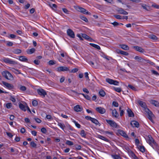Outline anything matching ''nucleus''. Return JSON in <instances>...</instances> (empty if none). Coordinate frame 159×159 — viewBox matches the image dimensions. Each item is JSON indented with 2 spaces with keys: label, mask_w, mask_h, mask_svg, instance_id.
Returning <instances> with one entry per match:
<instances>
[{
  "label": "nucleus",
  "mask_w": 159,
  "mask_h": 159,
  "mask_svg": "<svg viewBox=\"0 0 159 159\" xmlns=\"http://www.w3.org/2000/svg\"><path fill=\"white\" fill-rule=\"evenodd\" d=\"M128 88H129L132 89L133 90H134V91L136 90V89L133 86L129 84L128 85Z\"/></svg>",
  "instance_id": "obj_47"
},
{
  "label": "nucleus",
  "mask_w": 159,
  "mask_h": 159,
  "mask_svg": "<svg viewBox=\"0 0 159 159\" xmlns=\"http://www.w3.org/2000/svg\"><path fill=\"white\" fill-rule=\"evenodd\" d=\"M66 144L70 146H71L74 144L70 140H67L66 142Z\"/></svg>",
  "instance_id": "obj_48"
},
{
  "label": "nucleus",
  "mask_w": 159,
  "mask_h": 159,
  "mask_svg": "<svg viewBox=\"0 0 159 159\" xmlns=\"http://www.w3.org/2000/svg\"><path fill=\"white\" fill-rule=\"evenodd\" d=\"M112 105L115 107H117L118 106L119 104L118 103L115 101H113L112 102Z\"/></svg>",
  "instance_id": "obj_53"
},
{
  "label": "nucleus",
  "mask_w": 159,
  "mask_h": 159,
  "mask_svg": "<svg viewBox=\"0 0 159 159\" xmlns=\"http://www.w3.org/2000/svg\"><path fill=\"white\" fill-rule=\"evenodd\" d=\"M74 122L75 123L76 126L78 127V128H80V125L79 124H78L77 122L75 121V120L74 121Z\"/></svg>",
  "instance_id": "obj_60"
},
{
  "label": "nucleus",
  "mask_w": 159,
  "mask_h": 159,
  "mask_svg": "<svg viewBox=\"0 0 159 159\" xmlns=\"http://www.w3.org/2000/svg\"><path fill=\"white\" fill-rule=\"evenodd\" d=\"M118 11L119 13L123 15H126L128 14V13L127 11H125L123 9L121 8H119Z\"/></svg>",
  "instance_id": "obj_17"
},
{
  "label": "nucleus",
  "mask_w": 159,
  "mask_h": 159,
  "mask_svg": "<svg viewBox=\"0 0 159 159\" xmlns=\"http://www.w3.org/2000/svg\"><path fill=\"white\" fill-rule=\"evenodd\" d=\"M138 147L140 151L143 152L145 151V148L144 146L139 145Z\"/></svg>",
  "instance_id": "obj_31"
},
{
  "label": "nucleus",
  "mask_w": 159,
  "mask_h": 159,
  "mask_svg": "<svg viewBox=\"0 0 159 159\" xmlns=\"http://www.w3.org/2000/svg\"><path fill=\"white\" fill-rule=\"evenodd\" d=\"M7 80H13V77L11 74L8 71L7 75V76L6 78Z\"/></svg>",
  "instance_id": "obj_22"
},
{
  "label": "nucleus",
  "mask_w": 159,
  "mask_h": 159,
  "mask_svg": "<svg viewBox=\"0 0 159 159\" xmlns=\"http://www.w3.org/2000/svg\"><path fill=\"white\" fill-rule=\"evenodd\" d=\"M99 93L100 96L103 97H104L106 94L105 91L103 90H100L99 92Z\"/></svg>",
  "instance_id": "obj_33"
},
{
  "label": "nucleus",
  "mask_w": 159,
  "mask_h": 159,
  "mask_svg": "<svg viewBox=\"0 0 159 159\" xmlns=\"http://www.w3.org/2000/svg\"><path fill=\"white\" fill-rule=\"evenodd\" d=\"M82 95H83V96L86 99H87L88 100H90L91 98H90V97L89 96V95H88L87 94L85 95L83 93H82Z\"/></svg>",
  "instance_id": "obj_45"
},
{
  "label": "nucleus",
  "mask_w": 159,
  "mask_h": 159,
  "mask_svg": "<svg viewBox=\"0 0 159 159\" xmlns=\"http://www.w3.org/2000/svg\"><path fill=\"white\" fill-rule=\"evenodd\" d=\"M89 44L93 47L95 48H96V49L99 50L100 49V46L97 45L95 44L94 43H90Z\"/></svg>",
  "instance_id": "obj_30"
},
{
  "label": "nucleus",
  "mask_w": 159,
  "mask_h": 159,
  "mask_svg": "<svg viewBox=\"0 0 159 159\" xmlns=\"http://www.w3.org/2000/svg\"><path fill=\"white\" fill-rule=\"evenodd\" d=\"M133 48L135 49L137 51L141 52L143 53L144 51V50L143 48L139 46H134Z\"/></svg>",
  "instance_id": "obj_19"
},
{
  "label": "nucleus",
  "mask_w": 159,
  "mask_h": 159,
  "mask_svg": "<svg viewBox=\"0 0 159 159\" xmlns=\"http://www.w3.org/2000/svg\"><path fill=\"white\" fill-rule=\"evenodd\" d=\"M130 125L133 127L139 128V122L135 120L132 121L130 123Z\"/></svg>",
  "instance_id": "obj_12"
},
{
  "label": "nucleus",
  "mask_w": 159,
  "mask_h": 159,
  "mask_svg": "<svg viewBox=\"0 0 159 159\" xmlns=\"http://www.w3.org/2000/svg\"><path fill=\"white\" fill-rule=\"evenodd\" d=\"M137 102L140 106L144 108L145 111L148 115V118L153 122V121L152 117L154 116V115L152 113L147 107L146 103L140 100H138Z\"/></svg>",
  "instance_id": "obj_1"
},
{
  "label": "nucleus",
  "mask_w": 159,
  "mask_h": 159,
  "mask_svg": "<svg viewBox=\"0 0 159 159\" xmlns=\"http://www.w3.org/2000/svg\"><path fill=\"white\" fill-rule=\"evenodd\" d=\"M19 60L22 61L27 62V58L25 56H20L19 57Z\"/></svg>",
  "instance_id": "obj_25"
},
{
  "label": "nucleus",
  "mask_w": 159,
  "mask_h": 159,
  "mask_svg": "<svg viewBox=\"0 0 159 159\" xmlns=\"http://www.w3.org/2000/svg\"><path fill=\"white\" fill-rule=\"evenodd\" d=\"M32 103L33 106H36L38 105V102L36 100H34L32 101Z\"/></svg>",
  "instance_id": "obj_49"
},
{
  "label": "nucleus",
  "mask_w": 159,
  "mask_h": 159,
  "mask_svg": "<svg viewBox=\"0 0 159 159\" xmlns=\"http://www.w3.org/2000/svg\"><path fill=\"white\" fill-rule=\"evenodd\" d=\"M134 58L135 60L138 62L145 63V60L140 57L136 56L134 57Z\"/></svg>",
  "instance_id": "obj_14"
},
{
  "label": "nucleus",
  "mask_w": 159,
  "mask_h": 159,
  "mask_svg": "<svg viewBox=\"0 0 159 159\" xmlns=\"http://www.w3.org/2000/svg\"><path fill=\"white\" fill-rule=\"evenodd\" d=\"M13 45V43L11 42L8 41L7 43V45L8 46H11Z\"/></svg>",
  "instance_id": "obj_59"
},
{
  "label": "nucleus",
  "mask_w": 159,
  "mask_h": 159,
  "mask_svg": "<svg viewBox=\"0 0 159 159\" xmlns=\"http://www.w3.org/2000/svg\"><path fill=\"white\" fill-rule=\"evenodd\" d=\"M8 71H3L2 73V75L5 77L6 78L7 76V75Z\"/></svg>",
  "instance_id": "obj_50"
},
{
  "label": "nucleus",
  "mask_w": 159,
  "mask_h": 159,
  "mask_svg": "<svg viewBox=\"0 0 159 159\" xmlns=\"http://www.w3.org/2000/svg\"><path fill=\"white\" fill-rule=\"evenodd\" d=\"M12 106V104L11 103H8L6 104V107L8 109L10 108Z\"/></svg>",
  "instance_id": "obj_44"
},
{
  "label": "nucleus",
  "mask_w": 159,
  "mask_h": 159,
  "mask_svg": "<svg viewBox=\"0 0 159 159\" xmlns=\"http://www.w3.org/2000/svg\"><path fill=\"white\" fill-rule=\"evenodd\" d=\"M6 133L7 135L10 138H11L12 137L13 135L11 133L7 132Z\"/></svg>",
  "instance_id": "obj_61"
},
{
  "label": "nucleus",
  "mask_w": 159,
  "mask_h": 159,
  "mask_svg": "<svg viewBox=\"0 0 159 159\" xmlns=\"http://www.w3.org/2000/svg\"><path fill=\"white\" fill-rule=\"evenodd\" d=\"M56 62L54 60H50L48 62V64L50 66H51L56 64Z\"/></svg>",
  "instance_id": "obj_40"
},
{
  "label": "nucleus",
  "mask_w": 159,
  "mask_h": 159,
  "mask_svg": "<svg viewBox=\"0 0 159 159\" xmlns=\"http://www.w3.org/2000/svg\"><path fill=\"white\" fill-rule=\"evenodd\" d=\"M13 52L16 54H19L21 53V50L20 49H15L13 51Z\"/></svg>",
  "instance_id": "obj_32"
},
{
  "label": "nucleus",
  "mask_w": 159,
  "mask_h": 159,
  "mask_svg": "<svg viewBox=\"0 0 159 159\" xmlns=\"http://www.w3.org/2000/svg\"><path fill=\"white\" fill-rule=\"evenodd\" d=\"M82 36L84 38L89 40V41L91 42L93 39L91 38H90L88 35L85 34H82Z\"/></svg>",
  "instance_id": "obj_15"
},
{
  "label": "nucleus",
  "mask_w": 159,
  "mask_h": 159,
  "mask_svg": "<svg viewBox=\"0 0 159 159\" xmlns=\"http://www.w3.org/2000/svg\"><path fill=\"white\" fill-rule=\"evenodd\" d=\"M41 131L44 134H46L47 132V130L45 128L43 127L41 129Z\"/></svg>",
  "instance_id": "obj_55"
},
{
  "label": "nucleus",
  "mask_w": 159,
  "mask_h": 159,
  "mask_svg": "<svg viewBox=\"0 0 159 159\" xmlns=\"http://www.w3.org/2000/svg\"><path fill=\"white\" fill-rule=\"evenodd\" d=\"M106 121L111 127L115 128H117L118 125L115 121L107 119L106 120Z\"/></svg>",
  "instance_id": "obj_4"
},
{
  "label": "nucleus",
  "mask_w": 159,
  "mask_h": 159,
  "mask_svg": "<svg viewBox=\"0 0 159 159\" xmlns=\"http://www.w3.org/2000/svg\"><path fill=\"white\" fill-rule=\"evenodd\" d=\"M88 73L87 72L84 73V76L86 79L87 80H89V77L88 76Z\"/></svg>",
  "instance_id": "obj_52"
},
{
  "label": "nucleus",
  "mask_w": 159,
  "mask_h": 159,
  "mask_svg": "<svg viewBox=\"0 0 159 159\" xmlns=\"http://www.w3.org/2000/svg\"><path fill=\"white\" fill-rule=\"evenodd\" d=\"M80 134L81 136L83 137H85L86 135V134H85V132L84 130H81Z\"/></svg>",
  "instance_id": "obj_39"
},
{
  "label": "nucleus",
  "mask_w": 159,
  "mask_h": 159,
  "mask_svg": "<svg viewBox=\"0 0 159 159\" xmlns=\"http://www.w3.org/2000/svg\"><path fill=\"white\" fill-rule=\"evenodd\" d=\"M135 142L136 145L138 146H139V145L140 143V142L139 139H135Z\"/></svg>",
  "instance_id": "obj_57"
},
{
  "label": "nucleus",
  "mask_w": 159,
  "mask_h": 159,
  "mask_svg": "<svg viewBox=\"0 0 159 159\" xmlns=\"http://www.w3.org/2000/svg\"><path fill=\"white\" fill-rule=\"evenodd\" d=\"M129 155L134 158V159H139L138 157L136 156L135 154L133 151H130L129 152Z\"/></svg>",
  "instance_id": "obj_20"
},
{
  "label": "nucleus",
  "mask_w": 159,
  "mask_h": 159,
  "mask_svg": "<svg viewBox=\"0 0 159 159\" xmlns=\"http://www.w3.org/2000/svg\"><path fill=\"white\" fill-rule=\"evenodd\" d=\"M82 109V107L79 105H77L74 107V110L77 112L81 111Z\"/></svg>",
  "instance_id": "obj_18"
},
{
  "label": "nucleus",
  "mask_w": 159,
  "mask_h": 159,
  "mask_svg": "<svg viewBox=\"0 0 159 159\" xmlns=\"http://www.w3.org/2000/svg\"><path fill=\"white\" fill-rule=\"evenodd\" d=\"M120 48L125 50H129V47L125 44H121L120 45Z\"/></svg>",
  "instance_id": "obj_26"
},
{
  "label": "nucleus",
  "mask_w": 159,
  "mask_h": 159,
  "mask_svg": "<svg viewBox=\"0 0 159 159\" xmlns=\"http://www.w3.org/2000/svg\"><path fill=\"white\" fill-rule=\"evenodd\" d=\"M67 35L70 37L74 38L75 35L73 31L70 29H69L67 30Z\"/></svg>",
  "instance_id": "obj_7"
},
{
  "label": "nucleus",
  "mask_w": 159,
  "mask_h": 159,
  "mask_svg": "<svg viewBox=\"0 0 159 159\" xmlns=\"http://www.w3.org/2000/svg\"><path fill=\"white\" fill-rule=\"evenodd\" d=\"M110 110L112 111V115L113 117L117 118L119 116V114L116 111L115 109L113 110H112L111 109H110Z\"/></svg>",
  "instance_id": "obj_11"
},
{
  "label": "nucleus",
  "mask_w": 159,
  "mask_h": 159,
  "mask_svg": "<svg viewBox=\"0 0 159 159\" xmlns=\"http://www.w3.org/2000/svg\"><path fill=\"white\" fill-rule=\"evenodd\" d=\"M118 132L120 135L126 139H128L129 138L128 136L124 131L119 129L118 130Z\"/></svg>",
  "instance_id": "obj_13"
},
{
  "label": "nucleus",
  "mask_w": 159,
  "mask_h": 159,
  "mask_svg": "<svg viewBox=\"0 0 159 159\" xmlns=\"http://www.w3.org/2000/svg\"><path fill=\"white\" fill-rule=\"evenodd\" d=\"M57 71L58 72L69 71V69L65 66H60L57 68Z\"/></svg>",
  "instance_id": "obj_6"
},
{
  "label": "nucleus",
  "mask_w": 159,
  "mask_h": 159,
  "mask_svg": "<svg viewBox=\"0 0 159 159\" xmlns=\"http://www.w3.org/2000/svg\"><path fill=\"white\" fill-rule=\"evenodd\" d=\"M98 138L106 142H108L109 141V140L105 137L100 135H98Z\"/></svg>",
  "instance_id": "obj_29"
},
{
  "label": "nucleus",
  "mask_w": 159,
  "mask_h": 159,
  "mask_svg": "<svg viewBox=\"0 0 159 159\" xmlns=\"http://www.w3.org/2000/svg\"><path fill=\"white\" fill-rule=\"evenodd\" d=\"M37 92L38 94L43 97H44L47 94L46 92L43 89H37Z\"/></svg>",
  "instance_id": "obj_5"
},
{
  "label": "nucleus",
  "mask_w": 159,
  "mask_h": 159,
  "mask_svg": "<svg viewBox=\"0 0 159 159\" xmlns=\"http://www.w3.org/2000/svg\"><path fill=\"white\" fill-rule=\"evenodd\" d=\"M96 110L97 112L101 114H103L106 112V110L105 109L101 107H97L96 108Z\"/></svg>",
  "instance_id": "obj_8"
},
{
  "label": "nucleus",
  "mask_w": 159,
  "mask_h": 159,
  "mask_svg": "<svg viewBox=\"0 0 159 159\" xmlns=\"http://www.w3.org/2000/svg\"><path fill=\"white\" fill-rule=\"evenodd\" d=\"M77 9L79 11L84 14H88V12L85 9L80 7H78L77 8Z\"/></svg>",
  "instance_id": "obj_10"
},
{
  "label": "nucleus",
  "mask_w": 159,
  "mask_h": 159,
  "mask_svg": "<svg viewBox=\"0 0 159 159\" xmlns=\"http://www.w3.org/2000/svg\"><path fill=\"white\" fill-rule=\"evenodd\" d=\"M106 82L111 84L118 85L119 84V82L118 81L108 78L106 79Z\"/></svg>",
  "instance_id": "obj_3"
},
{
  "label": "nucleus",
  "mask_w": 159,
  "mask_h": 159,
  "mask_svg": "<svg viewBox=\"0 0 159 159\" xmlns=\"http://www.w3.org/2000/svg\"><path fill=\"white\" fill-rule=\"evenodd\" d=\"M114 16L118 19H123L122 17L119 15H114Z\"/></svg>",
  "instance_id": "obj_51"
},
{
  "label": "nucleus",
  "mask_w": 159,
  "mask_h": 159,
  "mask_svg": "<svg viewBox=\"0 0 159 159\" xmlns=\"http://www.w3.org/2000/svg\"><path fill=\"white\" fill-rule=\"evenodd\" d=\"M10 99L13 102H16L15 98L12 96H11L10 98Z\"/></svg>",
  "instance_id": "obj_64"
},
{
  "label": "nucleus",
  "mask_w": 159,
  "mask_h": 159,
  "mask_svg": "<svg viewBox=\"0 0 159 159\" xmlns=\"http://www.w3.org/2000/svg\"><path fill=\"white\" fill-rule=\"evenodd\" d=\"M147 142L154 149L157 148V144L151 135H148L146 139Z\"/></svg>",
  "instance_id": "obj_2"
},
{
  "label": "nucleus",
  "mask_w": 159,
  "mask_h": 159,
  "mask_svg": "<svg viewBox=\"0 0 159 159\" xmlns=\"http://www.w3.org/2000/svg\"><path fill=\"white\" fill-rule=\"evenodd\" d=\"M35 51V49L34 48H33L30 49L28 50L27 51V53L29 54H32Z\"/></svg>",
  "instance_id": "obj_34"
},
{
  "label": "nucleus",
  "mask_w": 159,
  "mask_h": 159,
  "mask_svg": "<svg viewBox=\"0 0 159 159\" xmlns=\"http://www.w3.org/2000/svg\"><path fill=\"white\" fill-rule=\"evenodd\" d=\"M20 89L22 91H25L26 89V87L24 86H21Z\"/></svg>",
  "instance_id": "obj_56"
},
{
  "label": "nucleus",
  "mask_w": 159,
  "mask_h": 159,
  "mask_svg": "<svg viewBox=\"0 0 159 159\" xmlns=\"http://www.w3.org/2000/svg\"><path fill=\"white\" fill-rule=\"evenodd\" d=\"M9 64H13V65H15V64H17V63L16 62L10 59Z\"/></svg>",
  "instance_id": "obj_54"
},
{
  "label": "nucleus",
  "mask_w": 159,
  "mask_h": 159,
  "mask_svg": "<svg viewBox=\"0 0 159 159\" xmlns=\"http://www.w3.org/2000/svg\"><path fill=\"white\" fill-rule=\"evenodd\" d=\"M150 102L153 105L156 107H159V103L157 101L155 100H150Z\"/></svg>",
  "instance_id": "obj_21"
},
{
  "label": "nucleus",
  "mask_w": 159,
  "mask_h": 159,
  "mask_svg": "<svg viewBox=\"0 0 159 159\" xmlns=\"http://www.w3.org/2000/svg\"><path fill=\"white\" fill-rule=\"evenodd\" d=\"M127 112L129 117H134V113L129 108H128L127 110Z\"/></svg>",
  "instance_id": "obj_16"
},
{
  "label": "nucleus",
  "mask_w": 159,
  "mask_h": 159,
  "mask_svg": "<svg viewBox=\"0 0 159 159\" xmlns=\"http://www.w3.org/2000/svg\"><path fill=\"white\" fill-rule=\"evenodd\" d=\"M151 71L153 74L156 75H159V73L157 72V71L152 70H151Z\"/></svg>",
  "instance_id": "obj_58"
},
{
  "label": "nucleus",
  "mask_w": 159,
  "mask_h": 159,
  "mask_svg": "<svg viewBox=\"0 0 159 159\" xmlns=\"http://www.w3.org/2000/svg\"><path fill=\"white\" fill-rule=\"evenodd\" d=\"M58 125L60 126L61 128L63 130H64V128L66 126L64 124H62L61 123H58Z\"/></svg>",
  "instance_id": "obj_35"
},
{
  "label": "nucleus",
  "mask_w": 159,
  "mask_h": 159,
  "mask_svg": "<svg viewBox=\"0 0 159 159\" xmlns=\"http://www.w3.org/2000/svg\"><path fill=\"white\" fill-rule=\"evenodd\" d=\"M91 121L93 123L95 124L96 125H97L99 124L98 121L97 119L94 118H92Z\"/></svg>",
  "instance_id": "obj_36"
},
{
  "label": "nucleus",
  "mask_w": 159,
  "mask_h": 159,
  "mask_svg": "<svg viewBox=\"0 0 159 159\" xmlns=\"http://www.w3.org/2000/svg\"><path fill=\"white\" fill-rule=\"evenodd\" d=\"M112 157L114 159H122L118 155H112Z\"/></svg>",
  "instance_id": "obj_38"
},
{
  "label": "nucleus",
  "mask_w": 159,
  "mask_h": 159,
  "mask_svg": "<svg viewBox=\"0 0 159 159\" xmlns=\"http://www.w3.org/2000/svg\"><path fill=\"white\" fill-rule=\"evenodd\" d=\"M10 59L7 58H4L3 59V61L6 63H9Z\"/></svg>",
  "instance_id": "obj_42"
},
{
  "label": "nucleus",
  "mask_w": 159,
  "mask_h": 159,
  "mask_svg": "<svg viewBox=\"0 0 159 159\" xmlns=\"http://www.w3.org/2000/svg\"><path fill=\"white\" fill-rule=\"evenodd\" d=\"M19 107L20 109L22 111H26V107H25L24 105L23 104L19 103Z\"/></svg>",
  "instance_id": "obj_24"
},
{
  "label": "nucleus",
  "mask_w": 159,
  "mask_h": 159,
  "mask_svg": "<svg viewBox=\"0 0 159 159\" xmlns=\"http://www.w3.org/2000/svg\"><path fill=\"white\" fill-rule=\"evenodd\" d=\"M30 144L31 146L33 148L36 147L37 144L34 141L31 142Z\"/></svg>",
  "instance_id": "obj_46"
},
{
  "label": "nucleus",
  "mask_w": 159,
  "mask_h": 159,
  "mask_svg": "<svg viewBox=\"0 0 159 159\" xmlns=\"http://www.w3.org/2000/svg\"><path fill=\"white\" fill-rule=\"evenodd\" d=\"M80 18L83 20L85 21V22H88V20L87 19L85 16H80Z\"/></svg>",
  "instance_id": "obj_43"
},
{
  "label": "nucleus",
  "mask_w": 159,
  "mask_h": 159,
  "mask_svg": "<svg viewBox=\"0 0 159 159\" xmlns=\"http://www.w3.org/2000/svg\"><path fill=\"white\" fill-rule=\"evenodd\" d=\"M113 89L116 92L120 93L121 91V89L120 88H116L114 87Z\"/></svg>",
  "instance_id": "obj_41"
},
{
  "label": "nucleus",
  "mask_w": 159,
  "mask_h": 159,
  "mask_svg": "<svg viewBox=\"0 0 159 159\" xmlns=\"http://www.w3.org/2000/svg\"><path fill=\"white\" fill-rule=\"evenodd\" d=\"M119 110L120 111V116H123V115L124 114L125 112V110L124 109H122L121 107H120L119 108Z\"/></svg>",
  "instance_id": "obj_37"
},
{
  "label": "nucleus",
  "mask_w": 159,
  "mask_h": 159,
  "mask_svg": "<svg viewBox=\"0 0 159 159\" xmlns=\"http://www.w3.org/2000/svg\"><path fill=\"white\" fill-rule=\"evenodd\" d=\"M34 62L35 64L38 65L39 64L40 61L38 60H35L34 61Z\"/></svg>",
  "instance_id": "obj_63"
},
{
  "label": "nucleus",
  "mask_w": 159,
  "mask_h": 159,
  "mask_svg": "<svg viewBox=\"0 0 159 159\" xmlns=\"http://www.w3.org/2000/svg\"><path fill=\"white\" fill-rule=\"evenodd\" d=\"M62 10L66 14H69V12L66 8H63Z\"/></svg>",
  "instance_id": "obj_62"
},
{
  "label": "nucleus",
  "mask_w": 159,
  "mask_h": 159,
  "mask_svg": "<svg viewBox=\"0 0 159 159\" xmlns=\"http://www.w3.org/2000/svg\"><path fill=\"white\" fill-rule=\"evenodd\" d=\"M149 39H152L153 40H156L158 39L157 37L155 35L153 34H151L148 36Z\"/></svg>",
  "instance_id": "obj_27"
},
{
  "label": "nucleus",
  "mask_w": 159,
  "mask_h": 159,
  "mask_svg": "<svg viewBox=\"0 0 159 159\" xmlns=\"http://www.w3.org/2000/svg\"><path fill=\"white\" fill-rule=\"evenodd\" d=\"M117 52L118 53H119L125 56H128L129 54L127 52L120 50H118Z\"/></svg>",
  "instance_id": "obj_28"
},
{
  "label": "nucleus",
  "mask_w": 159,
  "mask_h": 159,
  "mask_svg": "<svg viewBox=\"0 0 159 159\" xmlns=\"http://www.w3.org/2000/svg\"><path fill=\"white\" fill-rule=\"evenodd\" d=\"M141 5L142 7L143 8L147 11H149L150 9V7L146 4H143V3L140 4Z\"/></svg>",
  "instance_id": "obj_23"
},
{
  "label": "nucleus",
  "mask_w": 159,
  "mask_h": 159,
  "mask_svg": "<svg viewBox=\"0 0 159 159\" xmlns=\"http://www.w3.org/2000/svg\"><path fill=\"white\" fill-rule=\"evenodd\" d=\"M3 84L9 89H13L14 86L11 84L8 83L4 81H2Z\"/></svg>",
  "instance_id": "obj_9"
}]
</instances>
